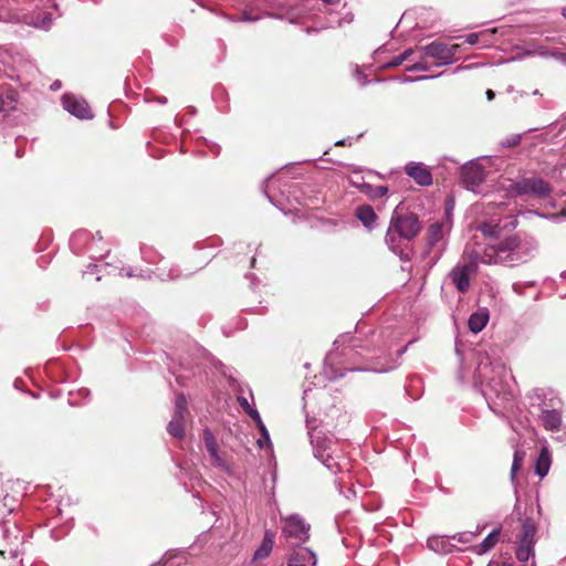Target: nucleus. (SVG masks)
Returning a JSON list of instances; mask_svg holds the SVG:
<instances>
[{
  "instance_id": "nucleus-1",
  "label": "nucleus",
  "mask_w": 566,
  "mask_h": 566,
  "mask_svg": "<svg viewBox=\"0 0 566 566\" xmlns=\"http://www.w3.org/2000/svg\"><path fill=\"white\" fill-rule=\"evenodd\" d=\"M481 250L483 264L512 266L532 259L537 252V242L526 233H517L506 237L495 244H488Z\"/></svg>"
},
{
  "instance_id": "nucleus-2",
  "label": "nucleus",
  "mask_w": 566,
  "mask_h": 566,
  "mask_svg": "<svg viewBox=\"0 0 566 566\" xmlns=\"http://www.w3.org/2000/svg\"><path fill=\"white\" fill-rule=\"evenodd\" d=\"M510 371L501 361H491L488 356L482 358L475 371V378L481 384V391L489 407H505L512 400V392L507 381Z\"/></svg>"
},
{
  "instance_id": "nucleus-3",
  "label": "nucleus",
  "mask_w": 566,
  "mask_h": 566,
  "mask_svg": "<svg viewBox=\"0 0 566 566\" xmlns=\"http://www.w3.org/2000/svg\"><path fill=\"white\" fill-rule=\"evenodd\" d=\"M314 457L333 474L342 472L346 465L344 444L332 433L315 430L311 434Z\"/></svg>"
},
{
  "instance_id": "nucleus-4",
  "label": "nucleus",
  "mask_w": 566,
  "mask_h": 566,
  "mask_svg": "<svg viewBox=\"0 0 566 566\" xmlns=\"http://www.w3.org/2000/svg\"><path fill=\"white\" fill-rule=\"evenodd\" d=\"M483 252L480 247L464 249L462 260L452 269L449 276L455 289L465 293L470 287V277L475 274L478 264L482 263Z\"/></svg>"
},
{
  "instance_id": "nucleus-5",
  "label": "nucleus",
  "mask_w": 566,
  "mask_h": 566,
  "mask_svg": "<svg viewBox=\"0 0 566 566\" xmlns=\"http://www.w3.org/2000/svg\"><path fill=\"white\" fill-rule=\"evenodd\" d=\"M421 224L418 217L413 213L398 214L394 213L391 217L390 226L386 234V243L391 250H396L397 233L400 238L412 240L420 231Z\"/></svg>"
},
{
  "instance_id": "nucleus-6",
  "label": "nucleus",
  "mask_w": 566,
  "mask_h": 566,
  "mask_svg": "<svg viewBox=\"0 0 566 566\" xmlns=\"http://www.w3.org/2000/svg\"><path fill=\"white\" fill-rule=\"evenodd\" d=\"M511 191L517 196L532 195L537 198H546L552 192V188L544 179L531 177L513 184Z\"/></svg>"
},
{
  "instance_id": "nucleus-7",
  "label": "nucleus",
  "mask_w": 566,
  "mask_h": 566,
  "mask_svg": "<svg viewBox=\"0 0 566 566\" xmlns=\"http://www.w3.org/2000/svg\"><path fill=\"white\" fill-rule=\"evenodd\" d=\"M459 49V44L447 45L441 42H432L422 46L421 51L426 56L439 60V65H448L454 62Z\"/></svg>"
},
{
  "instance_id": "nucleus-8",
  "label": "nucleus",
  "mask_w": 566,
  "mask_h": 566,
  "mask_svg": "<svg viewBox=\"0 0 566 566\" xmlns=\"http://www.w3.org/2000/svg\"><path fill=\"white\" fill-rule=\"evenodd\" d=\"M187 412V399L184 395H178L175 401V411L172 419L168 423L167 430L169 434L181 439L185 434L184 422Z\"/></svg>"
},
{
  "instance_id": "nucleus-9",
  "label": "nucleus",
  "mask_w": 566,
  "mask_h": 566,
  "mask_svg": "<svg viewBox=\"0 0 566 566\" xmlns=\"http://www.w3.org/2000/svg\"><path fill=\"white\" fill-rule=\"evenodd\" d=\"M310 525L298 515H291L284 520L283 533L286 537L295 538L300 542H306Z\"/></svg>"
},
{
  "instance_id": "nucleus-10",
  "label": "nucleus",
  "mask_w": 566,
  "mask_h": 566,
  "mask_svg": "<svg viewBox=\"0 0 566 566\" xmlns=\"http://www.w3.org/2000/svg\"><path fill=\"white\" fill-rule=\"evenodd\" d=\"M502 222L503 220L501 218L492 217L491 219L480 223L478 226V230L486 238H497L504 229H515L517 226L515 217H510L506 222Z\"/></svg>"
},
{
  "instance_id": "nucleus-11",
  "label": "nucleus",
  "mask_w": 566,
  "mask_h": 566,
  "mask_svg": "<svg viewBox=\"0 0 566 566\" xmlns=\"http://www.w3.org/2000/svg\"><path fill=\"white\" fill-rule=\"evenodd\" d=\"M62 104L65 111L78 118L86 119L93 117L88 104L81 97L72 94H64L62 97Z\"/></svg>"
},
{
  "instance_id": "nucleus-12",
  "label": "nucleus",
  "mask_w": 566,
  "mask_h": 566,
  "mask_svg": "<svg viewBox=\"0 0 566 566\" xmlns=\"http://www.w3.org/2000/svg\"><path fill=\"white\" fill-rule=\"evenodd\" d=\"M461 177L465 188L468 190L475 191V189L484 181L485 174L481 165L470 163L462 167Z\"/></svg>"
},
{
  "instance_id": "nucleus-13",
  "label": "nucleus",
  "mask_w": 566,
  "mask_h": 566,
  "mask_svg": "<svg viewBox=\"0 0 566 566\" xmlns=\"http://www.w3.org/2000/svg\"><path fill=\"white\" fill-rule=\"evenodd\" d=\"M203 442L207 451L210 454L211 462L214 467L231 474L232 470L230 464L219 454L218 446L214 436L209 429L203 431Z\"/></svg>"
},
{
  "instance_id": "nucleus-14",
  "label": "nucleus",
  "mask_w": 566,
  "mask_h": 566,
  "mask_svg": "<svg viewBox=\"0 0 566 566\" xmlns=\"http://www.w3.org/2000/svg\"><path fill=\"white\" fill-rule=\"evenodd\" d=\"M406 174L420 186H430L432 175L422 163H409L405 167Z\"/></svg>"
},
{
  "instance_id": "nucleus-15",
  "label": "nucleus",
  "mask_w": 566,
  "mask_h": 566,
  "mask_svg": "<svg viewBox=\"0 0 566 566\" xmlns=\"http://www.w3.org/2000/svg\"><path fill=\"white\" fill-rule=\"evenodd\" d=\"M557 403H559L558 400L556 402H552V409L542 408L541 421L547 430H558L562 424V416L556 408Z\"/></svg>"
},
{
  "instance_id": "nucleus-16",
  "label": "nucleus",
  "mask_w": 566,
  "mask_h": 566,
  "mask_svg": "<svg viewBox=\"0 0 566 566\" xmlns=\"http://www.w3.org/2000/svg\"><path fill=\"white\" fill-rule=\"evenodd\" d=\"M452 537L448 536H431L427 541L428 547L440 554H449L453 552L454 544L451 542Z\"/></svg>"
},
{
  "instance_id": "nucleus-17",
  "label": "nucleus",
  "mask_w": 566,
  "mask_h": 566,
  "mask_svg": "<svg viewBox=\"0 0 566 566\" xmlns=\"http://www.w3.org/2000/svg\"><path fill=\"white\" fill-rule=\"evenodd\" d=\"M489 318V311L486 308H479L469 317V329L474 334L481 332L486 326Z\"/></svg>"
},
{
  "instance_id": "nucleus-18",
  "label": "nucleus",
  "mask_w": 566,
  "mask_h": 566,
  "mask_svg": "<svg viewBox=\"0 0 566 566\" xmlns=\"http://www.w3.org/2000/svg\"><path fill=\"white\" fill-rule=\"evenodd\" d=\"M357 219L366 227L371 230L376 226L377 216L370 206L364 205L356 209Z\"/></svg>"
},
{
  "instance_id": "nucleus-19",
  "label": "nucleus",
  "mask_w": 566,
  "mask_h": 566,
  "mask_svg": "<svg viewBox=\"0 0 566 566\" xmlns=\"http://www.w3.org/2000/svg\"><path fill=\"white\" fill-rule=\"evenodd\" d=\"M500 532V528L493 530L481 544L473 546L472 551L479 555L491 551L499 541Z\"/></svg>"
},
{
  "instance_id": "nucleus-20",
  "label": "nucleus",
  "mask_w": 566,
  "mask_h": 566,
  "mask_svg": "<svg viewBox=\"0 0 566 566\" xmlns=\"http://www.w3.org/2000/svg\"><path fill=\"white\" fill-rule=\"evenodd\" d=\"M443 237H444L443 224L439 223V222H436V223L431 224L428 228V231H427V244L430 248H433L439 242L442 241Z\"/></svg>"
},
{
  "instance_id": "nucleus-21",
  "label": "nucleus",
  "mask_w": 566,
  "mask_h": 566,
  "mask_svg": "<svg viewBox=\"0 0 566 566\" xmlns=\"http://www.w3.org/2000/svg\"><path fill=\"white\" fill-rule=\"evenodd\" d=\"M273 548V534L269 531L265 532L261 545L255 551L253 559H263L268 557Z\"/></svg>"
},
{
  "instance_id": "nucleus-22",
  "label": "nucleus",
  "mask_w": 566,
  "mask_h": 566,
  "mask_svg": "<svg viewBox=\"0 0 566 566\" xmlns=\"http://www.w3.org/2000/svg\"><path fill=\"white\" fill-rule=\"evenodd\" d=\"M495 33V30H484V31H481V32H478V33H469L467 36H465V43L470 44V45H474L476 43H482L483 45H489L490 43V38Z\"/></svg>"
},
{
  "instance_id": "nucleus-23",
  "label": "nucleus",
  "mask_w": 566,
  "mask_h": 566,
  "mask_svg": "<svg viewBox=\"0 0 566 566\" xmlns=\"http://www.w3.org/2000/svg\"><path fill=\"white\" fill-rule=\"evenodd\" d=\"M551 467V455L546 448H543L536 462V473L541 478H544L549 470Z\"/></svg>"
},
{
  "instance_id": "nucleus-24",
  "label": "nucleus",
  "mask_w": 566,
  "mask_h": 566,
  "mask_svg": "<svg viewBox=\"0 0 566 566\" xmlns=\"http://www.w3.org/2000/svg\"><path fill=\"white\" fill-rule=\"evenodd\" d=\"M360 190L371 200L385 197L388 193L387 186H371L369 184L361 185Z\"/></svg>"
},
{
  "instance_id": "nucleus-25",
  "label": "nucleus",
  "mask_w": 566,
  "mask_h": 566,
  "mask_svg": "<svg viewBox=\"0 0 566 566\" xmlns=\"http://www.w3.org/2000/svg\"><path fill=\"white\" fill-rule=\"evenodd\" d=\"M536 533V526L534 522L530 518L523 522L522 534L520 543L533 544L534 545V536Z\"/></svg>"
},
{
  "instance_id": "nucleus-26",
  "label": "nucleus",
  "mask_w": 566,
  "mask_h": 566,
  "mask_svg": "<svg viewBox=\"0 0 566 566\" xmlns=\"http://www.w3.org/2000/svg\"><path fill=\"white\" fill-rule=\"evenodd\" d=\"M53 21V15L50 12L39 13L32 18L31 24L34 28L48 30Z\"/></svg>"
},
{
  "instance_id": "nucleus-27",
  "label": "nucleus",
  "mask_w": 566,
  "mask_h": 566,
  "mask_svg": "<svg viewBox=\"0 0 566 566\" xmlns=\"http://www.w3.org/2000/svg\"><path fill=\"white\" fill-rule=\"evenodd\" d=\"M298 558L305 560L307 559L313 566L316 564V556L312 552L305 549L304 552L298 553L295 557L291 558L289 562V566H304L298 564Z\"/></svg>"
},
{
  "instance_id": "nucleus-28",
  "label": "nucleus",
  "mask_w": 566,
  "mask_h": 566,
  "mask_svg": "<svg viewBox=\"0 0 566 566\" xmlns=\"http://www.w3.org/2000/svg\"><path fill=\"white\" fill-rule=\"evenodd\" d=\"M533 544L520 543V546L516 551V557L521 562H526L533 555Z\"/></svg>"
},
{
  "instance_id": "nucleus-29",
  "label": "nucleus",
  "mask_w": 566,
  "mask_h": 566,
  "mask_svg": "<svg viewBox=\"0 0 566 566\" xmlns=\"http://www.w3.org/2000/svg\"><path fill=\"white\" fill-rule=\"evenodd\" d=\"M480 534V530L476 532H461L452 536V539H457L460 543H471Z\"/></svg>"
},
{
  "instance_id": "nucleus-30",
  "label": "nucleus",
  "mask_w": 566,
  "mask_h": 566,
  "mask_svg": "<svg viewBox=\"0 0 566 566\" xmlns=\"http://www.w3.org/2000/svg\"><path fill=\"white\" fill-rule=\"evenodd\" d=\"M158 270V276L161 279V280H172V279H177L179 277L180 273L178 271V269H169L168 272H166V266L163 265L160 268L157 269Z\"/></svg>"
},
{
  "instance_id": "nucleus-31",
  "label": "nucleus",
  "mask_w": 566,
  "mask_h": 566,
  "mask_svg": "<svg viewBox=\"0 0 566 566\" xmlns=\"http://www.w3.org/2000/svg\"><path fill=\"white\" fill-rule=\"evenodd\" d=\"M523 457H524L523 452H521L518 450H516L514 452L513 463H512V468H511V476H512V479H514L515 474L521 469V465H522V462H523Z\"/></svg>"
},
{
  "instance_id": "nucleus-32",
  "label": "nucleus",
  "mask_w": 566,
  "mask_h": 566,
  "mask_svg": "<svg viewBox=\"0 0 566 566\" xmlns=\"http://www.w3.org/2000/svg\"><path fill=\"white\" fill-rule=\"evenodd\" d=\"M12 108H14V99L11 96H0V113L7 114Z\"/></svg>"
},
{
  "instance_id": "nucleus-33",
  "label": "nucleus",
  "mask_w": 566,
  "mask_h": 566,
  "mask_svg": "<svg viewBox=\"0 0 566 566\" xmlns=\"http://www.w3.org/2000/svg\"><path fill=\"white\" fill-rule=\"evenodd\" d=\"M247 413L255 421L259 429H263V421L256 409H254L253 407L249 408Z\"/></svg>"
},
{
  "instance_id": "nucleus-34",
  "label": "nucleus",
  "mask_w": 566,
  "mask_h": 566,
  "mask_svg": "<svg viewBox=\"0 0 566 566\" xmlns=\"http://www.w3.org/2000/svg\"><path fill=\"white\" fill-rule=\"evenodd\" d=\"M259 430L261 433V438L258 440V444L260 448H263L264 444L270 443V434L264 424H263V429H259Z\"/></svg>"
},
{
  "instance_id": "nucleus-35",
  "label": "nucleus",
  "mask_w": 566,
  "mask_h": 566,
  "mask_svg": "<svg viewBox=\"0 0 566 566\" xmlns=\"http://www.w3.org/2000/svg\"><path fill=\"white\" fill-rule=\"evenodd\" d=\"M521 135H512L507 137L502 144L506 147L516 146L521 143Z\"/></svg>"
},
{
  "instance_id": "nucleus-36",
  "label": "nucleus",
  "mask_w": 566,
  "mask_h": 566,
  "mask_svg": "<svg viewBox=\"0 0 566 566\" xmlns=\"http://www.w3.org/2000/svg\"><path fill=\"white\" fill-rule=\"evenodd\" d=\"M407 70L408 71H427L428 66L426 63L419 62V63H415L413 65L409 66Z\"/></svg>"
},
{
  "instance_id": "nucleus-37",
  "label": "nucleus",
  "mask_w": 566,
  "mask_h": 566,
  "mask_svg": "<svg viewBox=\"0 0 566 566\" xmlns=\"http://www.w3.org/2000/svg\"><path fill=\"white\" fill-rule=\"evenodd\" d=\"M238 401L245 412H248L249 408H252V406L249 403L245 397H238Z\"/></svg>"
},
{
  "instance_id": "nucleus-38",
  "label": "nucleus",
  "mask_w": 566,
  "mask_h": 566,
  "mask_svg": "<svg viewBox=\"0 0 566 566\" xmlns=\"http://www.w3.org/2000/svg\"><path fill=\"white\" fill-rule=\"evenodd\" d=\"M402 63H403V56L398 55V56L394 57V59L388 63V65H389V66H398V65H400V64H402Z\"/></svg>"
},
{
  "instance_id": "nucleus-39",
  "label": "nucleus",
  "mask_w": 566,
  "mask_h": 566,
  "mask_svg": "<svg viewBox=\"0 0 566 566\" xmlns=\"http://www.w3.org/2000/svg\"><path fill=\"white\" fill-rule=\"evenodd\" d=\"M391 367H370V368H357L358 370H374V371H377V373H382V371H387L389 370Z\"/></svg>"
},
{
  "instance_id": "nucleus-40",
  "label": "nucleus",
  "mask_w": 566,
  "mask_h": 566,
  "mask_svg": "<svg viewBox=\"0 0 566 566\" xmlns=\"http://www.w3.org/2000/svg\"><path fill=\"white\" fill-rule=\"evenodd\" d=\"M357 78L361 85H365L367 83L366 76L359 71H357Z\"/></svg>"
},
{
  "instance_id": "nucleus-41",
  "label": "nucleus",
  "mask_w": 566,
  "mask_h": 566,
  "mask_svg": "<svg viewBox=\"0 0 566 566\" xmlns=\"http://www.w3.org/2000/svg\"><path fill=\"white\" fill-rule=\"evenodd\" d=\"M241 20H242V21H255V20H256V18H253V17H251V14H249V13H247V12H245V13H243V15H242V19H241Z\"/></svg>"
},
{
  "instance_id": "nucleus-42",
  "label": "nucleus",
  "mask_w": 566,
  "mask_h": 566,
  "mask_svg": "<svg viewBox=\"0 0 566 566\" xmlns=\"http://www.w3.org/2000/svg\"><path fill=\"white\" fill-rule=\"evenodd\" d=\"M412 54V50L408 49L403 53L400 54V56H403V62Z\"/></svg>"
},
{
  "instance_id": "nucleus-43",
  "label": "nucleus",
  "mask_w": 566,
  "mask_h": 566,
  "mask_svg": "<svg viewBox=\"0 0 566 566\" xmlns=\"http://www.w3.org/2000/svg\"><path fill=\"white\" fill-rule=\"evenodd\" d=\"M495 94L492 90L486 91V97L489 101H492L494 98Z\"/></svg>"
},
{
  "instance_id": "nucleus-44",
  "label": "nucleus",
  "mask_w": 566,
  "mask_h": 566,
  "mask_svg": "<svg viewBox=\"0 0 566 566\" xmlns=\"http://www.w3.org/2000/svg\"><path fill=\"white\" fill-rule=\"evenodd\" d=\"M488 566H500V564H499V563H493V562H491V563H489V565H488Z\"/></svg>"
},
{
  "instance_id": "nucleus-45",
  "label": "nucleus",
  "mask_w": 566,
  "mask_h": 566,
  "mask_svg": "<svg viewBox=\"0 0 566 566\" xmlns=\"http://www.w3.org/2000/svg\"><path fill=\"white\" fill-rule=\"evenodd\" d=\"M427 78H430L429 76H420V77H417L416 80H427Z\"/></svg>"
},
{
  "instance_id": "nucleus-46",
  "label": "nucleus",
  "mask_w": 566,
  "mask_h": 566,
  "mask_svg": "<svg viewBox=\"0 0 566 566\" xmlns=\"http://www.w3.org/2000/svg\"><path fill=\"white\" fill-rule=\"evenodd\" d=\"M125 275H126V276H128V277H130V276H133V273H132L130 271H127V272L125 273Z\"/></svg>"
},
{
  "instance_id": "nucleus-47",
  "label": "nucleus",
  "mask_w": 566,
  "mask_h": 566,
  "mask_svg": "<svg viewBox=\"0 0 566 566\" xmlns=\"http://www.w3.org/2000/svg\"><path fill=\"white\" fill-rule=\"evenodd\" d=\"M533 94H534V95H539L538 90H535V91L533 92Z\"/></svg>"
},
{
  "instance_id": "nucleus-48",
  "label": "nucleus",
  "mask_w": 566,
  "mask_h": 566,
  "mask_svg": "<svg viewBox=\"0 0 566 566\" xmlns=\"http://www.w3.org/2000/svg\"><path fill=\"white\" fill-rule=\"evenodd\" d=\"M563 14H564V17L566 18V9L564 10Z\"/></svg>"
}]
</instances>
